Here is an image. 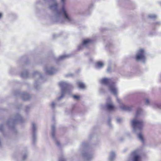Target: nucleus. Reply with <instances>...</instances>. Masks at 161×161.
Returning a JSON list of instances; mask_svg holds the SVG:
<instances>
[{"instance_id": "obj_21", "label": "nucleus", "mask_w": 161, "mask_h": 161, "mask_svg": "<svg viewBox=\"0 0 161 161\" xmlns=\"http://www.w3.org/2000/svg\"><path fill=\"white\" fill-rule=\"evenodd\" d=\"M21 76L24 78H27L28 76V73L27 71L22 72L21 74Z\"/></svg>"}, {"instance_id": "obj_23", "label": "nucleus", "mask_w": 161, "mask_h": 161, "mask_svg": "<svg viewBox=\"0 0 161 161\" xmlns=\"http://www.w3.org/2000/svg\"><path fill=\"white\" fill-rule=\"evenodd\" d=\"M148 17L150 19H155L157 18V16L154 14H150L148 15Z\"/></svg>"}, {"instance_id": "obj_30", "label": "nucleus", "mask_w": 161, "mask_h": 161, "mask_svg": "<svg viewBox=\"0 0 161 161\" xmlns=\"http://www.w3.org/2000/svg\"><path fill=\"white\" fill-rule=\"evenodd\" d=\"M116 121L117 123H120L122 121V119L120 118H118L116 119Z\"/></svg>"}, {"instance_id": "obj_27", "label": "nucleus", "mask_w": 161, "mask_h": 161, "mask_svg": "<svg viewBox=\"0 0 161 161\" xmlns=\"http://www.w3.org/2000/svg\"><path fill=\"white\" fill-rule=\"evenodd\" d=\"M93 4H90L88 7V10L90 11V10H91V9L93 8Z\"/></svg>"}, {"instance_id": "obj_32", "label": "nucleus", "mask_w": 161, "mask_h": 161, "mask_svg": "<svg viewBox=\"0 0 161 161\" xmlns=\"http://www.w3.org/2000/svg\"><path fill=\"white\" fill-rule=\"evenodd\" d=\"M111 67L109 66H108L107 69V71L109 73L111 71Z\"/></svg>"}, {"instance_id": "obj_1", "label": "nucleus", "mask_w": 161, "mask_h": 161, "mask_svg": "<svg viewBox=\"0 0 161 161\" xmlns=\"http://www.w3.org/2000/svg\"><path fill=\"white\" fill-rule=\"evenodd\" d=\"M141 109L137 110L135 118L131 121L130 123L133 128V132L137 134L139 140L142 142H143L144 141L142 131L143 127V121L136 118V117L141 113Z\"/></svg>"}, {"instance_id": "obj_4", "label": "nucleus", "mask_w": 161, "mask_h": 161, "mask_svg": "<svg viewBox=\"0 0 161 161\" xmlns=\"http://www.w3.org/2000/svg\"><path fill=\"white\" fill-rule=\"evenodd\" d=\"M62 5V11L64 18L66 20L69 21H72L73 16L69 14L67 9L65 8L64 6L66 2V0H60Z\"/></svg>"}, {"instance_id": "obj_3", "label": "nucleus", "mask_w": 161, "mask_h": 161, "mask_svg": "<svg viewBox=\"0 0 161 161\" xmlns=\"http://www.w3.org/2000/svg\"><path fill=\"white\" fill-rule=\"evenodd\" d=\"M59 85L61 89V95L58 98V100H59L63 98L66 92L69 93L70 90L72 89L73 87L71 85L66 82L61 81Z\"/></svg>"}, {"instance_id": "obj_16", "label": "nucleus", "mask_w": 161, "mask_h": 161, "mask_svg": "<svg viewBox=\"0 0 161 161\" xmlns=\"http://www.w3.org/2000/svg\"><path fill=\"white\" fill-rule=\"evenodd\" d=\"M22 97L23 100H26L30 99L31 97V96L26 93L22 92Z\"/></svg>"}, {"instance_id": "obj_18", "label": "nucleus", "mask_w": 161, "mask_h": 161, "mask_svg": "<svg viewBox=\"0 0 161 161\" xmlns=\"http://www.w3.org/2000/svg\"><path fill=\"white\" fill-rule=\"evenodd\" d=\"M77 84L79 88L80 89H84L85 88V86L84 84L80 81H78L77 82Z\"/></svg>"}, {"instance_id": "obj_34", "label": "nucleus", "mask_w": 161, "mask_h": 161, "mask_svg": "<svg viewBox=\"0 0 161 161\" xmlns=\"http://www.w3.org/2000/svg\"><path fill=\"white\" fill-rule=\"evenodd\" d=\"M3 126V125L2 124L0 125V130L2 131V128Z\"/></svg>"}, {"instance_id": "obj_35", "label": "nucleus", "mask_w": 161, "mask_h": 161, "mask_svg": "<svg viewBox=\"0 0 161 161\" xmlns=\"http://www.w3.org/2000/svg\"><path fill=\"white\" fill-rule=\"evenodd\" d=\"M35 88L36 89V90H38L40 89V86H38V87H37V86H36L35 85Z\"/></svg>"}, {"instance_id": "obj_9", "label": "nucleus", "mask_w": 161, "mask_h": 161, "mask_svg": "<svg viewBox=\"0 0 161 161\" xmlns=\"http://www.w3.org/2000/svg\"><path fill=\"white\" fill-rule=\"evenodd\" d=\"M141 156L138 151H135L132 152L131 154L132 161H141Z\"/></svg>"}, {"instance_id": "obj_20", "label": "nucleus", "mask_w": 161, "mask_h": 161, "mask_svg": "<svg viewBox=\"0 0 161 161\" xmlns=\"http://www.w3.org/2000/svg\"><path fill=\"white\" fill-rule=\"evenodd\" d=\"M33 75L34 76H36L37 77H40V78H42V74L37 71H35L33 73Z\"/></svg>"}, {"instance_id": "obj_11", "label": "nucleus", "mask_w": 161, "mask_h": 161, "mask_svg": "<svg viewBox=\"0 0 161 161\" xmlns=\"http://www.w3.org/2000/svg\"><path fill=\"white\" fill-rule=\"evenodd\" d=\"M92 42V41L90 39H87L83 41L82 43L78 47L79 50L83 49L84 47H87Z\"/></svg>"}, {"instance_id": "obj_24", "label": "nucleus", "mask_w": 161, "mask_h": 161, "mask_svg": "<svg viewBox=\"0 0 161 161\" xmlns=\"http://www.w3.org/2000/svg\"><path fill=\"white\" fill-rule=\"evenodd\" d=\"M145 104L147 105H149L150 104V100L148 98H146L145 99Z\"/></svg>"}, {"instance_id": "obj_25", "label": "nucleus", "mask_w": 161, "mask_h": 161, "mask_svg": "<svg viewBox=\"0 0 161 161\" xmlns=\"http://www.w3.org/2000/svg\"><path fill=\"white\" fill-rule=\"evenodd\" d=\"M56 105V103L54 102H53L51 104V107L52 108H54L55 107Z\"/></svg>"}, {"instance_id": "obj_2", "label": "nucleus", "mask_w": 161, "mask_h": 161, "mask_svg": "<svg viewBox=\"0 0 161 161\" xmlns=\"http://www.w3.org/2000/svg\"><path fill=\"white\" fill-rule=\"evenodd\" d=\"M80 149L81 153L83 157L86 160H91L93 158V154L90 152L88 144L86 143L82 144Z\"/></svg>"}, {"instance_id": "obj_28", "label": "nucleus", "mask_w": 161, "mask_h": 161, "mask_svg": "<svg viewBox=\"0 0 161 161\" xmlns=\"http://www.w3.org/2000/svg\"><path fill=\"white\" fill-rule=\"evenodd\" d=\"M27 154H24L23 156V157L22 158V160H25L26 159V158H27Z\"/></svg>"}, {"instance_id": "obj_14", "label": "nucleus", "mask_w": 161, "mask_h": 161, "mask_svg": "<svg viewBox=\"0 0 161 161\" xmlns=\"http://www.w3.org/2000/svg\"><path fill=\"white\" fill-rule=\"evenodd\" d=\"M46 73L48 75H52L56 71V70L53 67H46L44 69Z\"/></svg>"}, {"instance_id": "obj_17", "label": "nucleus", "mask_w": 161, "mask_h": 161, "mask_svg": "<svg viewBox=\"0 0 161 161\" xmlns=\"http://www.w3.org/2000/svg\"><path fill=\"white\" fill-rule=\"evenodd\" d=\"M115 156V153L114 152L112 151L111 152L109 156L108 159L109 161H113L114 158Z\"/></svg>"}, {"instance_id": "obj_12", "label": "nucleus", "mask_w": 161, "mask_h": 161, "mask_svg": "<svg viewBox=\"0 0 161 161\" xmlns=\"http://www.w3.org/2000/svg\"><path fill=\"white\" fill-rule=\"evenodd\" d=\"M32 128L33 140V142H34L36 139V133L37 131L36 125L35 123L33 122L32 123Z\"/></svg>"}, {"instance_id": "obj_36", "label": "nucleus", "mask_w": 161, "mask_h": 161, "mask_svg": "<svg viewBox=\"0 0 161 161\" xmlns=\"http://www.w3.org/2000/svg\"><path fill=\"white\" fill-rule=\"evenodd\" d=\"M2 14L1 13H0V19L2 17Z\"/></svg>"}, {"instance_id": "obj_33", "label": "nucleus", "mask_w": 161, "mask_h": 161, "mask_svg": "<svg viewBox=\"0 0 161 161\" xmlns=\"http://www.w3.org/2000/svg\"><path fill=\"white\" fill-rule=\"evenodd\" d=\"M111 119L110 118H109V119H108V125L110 126L111 125V124H110V121H111Z\"/></svg>"}, {"instance_id": "obj_15", "label": "nucleus", "mask_w": 161, "mask_h": 161, "mask_svg": "<svg viewBox=\"0 0 161 161\" xmlns=\"http://www.w3.org/2000/svg\"><path fill=\"white\" fill-rule=\"evenodd\" d=\"M119 107L122 110L127 111H131L133 108L132 106H127L122 103H120Z\"/></svg>"}, {"instance_id": "obj_8", "label": "nucleus", "mask_w": 161, "mask_h": 161, "mask_svg": "<svg viewBox=\"0 0 161 161\" xmlns=\"http://www.w3.org/2000/svg\"><path fill=\"white\" fill-rule=\"evenodd\" d=\"M55 127L54 125L53 124L52 126L51 135L53 139L54 140L57 146L60 147L61 146L59 142L56 138L55 135Z\"/></svg>"}, {"instance_id": "obj_26", "label": "nucleus", "mask_w": 161, "mask_h": 161, "mask_svg": "<svg viewBox=\"0 0 161 161\" xmlns=\"http://www.w3.org/2000/svg\"><path fill=\"white\" fill-rule=\"evenodd\" d=\"M73 97L75 99H77V100L80 97L79 96L76 95H73Z\"/></svg>"}, {"instance_id": "obj_22", "label": "nucleus", "mask_w": 161, "mask_h": 161, "mask_svg": "<svg viewBox=\"0 0 161 161\" xmlns=\"http://www.w3.org/2000/svg\"><path fill=\"white\" fill-rule=\"evenodd\" d=\"M69 55H63L59 57L58 58V60H63L69 57Z\"/></svg>"}, {"instance_id": "obj_5", "label": "nucleus", "mask_w": 161, "mask_h": 161, "mask_svg": "<svg viewBox=\"0 0 161 161\" xmlns=\"http://www.w3.org/2000/svg\"><path fill=\"white\" fill-rule=\"evenodd\" d=\"M145 55V53L144 50L142 49H140L138 50L136 55V60L145 63L146 60Z\"/></svg>"}, {"instance_id": "obj_13", "label": "nucleus", "mask_w": 161, "mask_h": 161, "mask_svg": "<svg viewBox=\"0 0 161 161\" xmlns=\"http://www.w3.org/2000/svg\"><path fill=\"white\" fill-rule=\"evenodd\" d=\"M100 81L102 84L108 85V86H109L110 84H111L113 82L111 78H104L102 79Z\"/></svg>"}, {"instance_id": "obj_6", "label": "nucleus", "mask_w": 161, "mask_h": 161, "mask_svg": "<svg viewBox=\"0 0 161 161\" xmlns=\"http://www.w3.org/2000/svg\"><path fill=\"white\" fill-rule=\"evenodd\" d=\"M23 119L22 117L19 114H17L13 120H9L7 123V125L9 127H14V124L18 122H21Z\"/></svg>"}, {"instance_id": "obj_19", "label": "nucleus", "mask_w": 161, "mask_h": 161, "mask_svg": "<svg viewBox=\"0 0 161 161\" xmlns=\"http://www.w3.org/2000/svg\"><path fill=\"white\" fill-rule=\"evenodd\" d=\"M104 66L103 63L101 62H97L96 65V67L97 69H101Z\"/></svg>"}, {"instance_id": "obj_7", "label": "nucleus", "mask_w": 161, "mask_h": 161, "mask_svg": "<svg viewBox=\"0 0 161 161\" xmlns=\"http://www.w3.org/2000/svg\"><path fill=\"white\" fill-rule=\"evenodd\" d=\"M108 90L111 93L116 96L117 102L120 103L121 100L117 97L118 89L114 82H113L111 84H110L108 86Z\"/></svg>"}, {"instance_id": "obj_29", "label": "nucleus", "mask_w": 161, "mask_h": 161, "mask_svg": "<svg viewBox=\"0 0 161 161\" xmlns=\"http://www.w3.org/2000/svg\"><path fill=\"white\" fill-rule=\"evenodd\" d=\"M155 106L156 108L161 109V105L158 104H155Z\"/></svg>"}, {"instance_id": "obj_31", "label": "nucleus", "mask_w": 161, "mask_h": 161, "mask_svg": "<svg viewBox=\"0 0 161 161\" xmlns=\"http://www.w3.org/2000/svg\"><path fill=\"white\" fill-rule=\"evenodd\" d=\"M59 161H65V159L63 157L59 158Z\"/></svg>"}, {"instance_id": "obj_10", "label": "nucleus", "mask_w": 161, "mask_h": 161, "mask_svg": "<svg viewBox=\"0 0 161 161\" xmlns=\"http://www.w3.org/2000/svg\"><path fill=\"white\" fill-rule=\"evenodd\" d=\"M106 107L107 109L110 111H113L115 109L114 105L111 101L110 98H109L107 99Z\"/></svg>"}]
</instances>
